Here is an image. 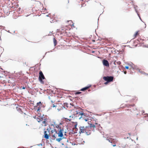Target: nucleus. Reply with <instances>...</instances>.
<instances>
[{"label":"nucleus","mask_w":148,"mask_h":148,"mask_svg":"<svg viewBox=\"0 0 148 148\" xmlns=\"http://www.w3.org/2000/svg\"><path fill=\"white\" fill-rule=\"evenodd\" d=\"M137 15H138V17H139V18L140 19L141 21H142L141 19V18H140V15H139V14H137Z\"/></svg>","instance_id":"nucleus-27"},{"label":"nucleus","mask_w":148,"mask_h":148,"mask_svg":"<svg viewBox=\"0 0 148 148\" xmlns=\"http://www.w3.org/2000/svg\"><path fill=\"white\" fill-rule=\"evenodd\" d=\"M139 71L142 74H144V72L143 71H140V70H139Z\"/></svg>","instance_id":"nucleus-22"},{"label":"nucleus","mask_w":148,"mask_h":148,"mask_svg":"<svg viewBox=\"0 0 148 148\" xmlns=\"http://www.w3.org/2000/svg\"><path fill=\"white\" fill-rule=\"evenodd\" d=\"M53 41L54 42V44L55 46H56L57 44V40L55 39V38H53Z\"/></svg>","instance_id":"nucleus-11"},{"label":"nucleus","mask_w":148,"mask_h":148,"mask_svg":"<svg viewBox=\"0 0 148 148\" xmlns=\"http://www.w3.org/2000/svg\"><path fill=\"white\" fill-rule=\"evenodd\" d=\"M81 128H80V131L79 132V133H83L85 132H86V129H81Z\"/></svg>","instance_id":"nucleus-8"},{"label":"nucleus","mask_w":148,"mask_h":148,"mask_svg":"<svg viewBox=\"0 0 148 148\" xmlns=\"http://www.w3.org/2000/svg\"><path fill=\"white\" fill-rule=\"evenodd\" d=\"M44 137L47 139H48L49 138V136L47 133L46 131H45L44 132Z\"/></svg>","instance_id":"nucleus-6"},{"label":"nucleus","mask_w":148,"mask_h":148,"mask_svg":"<svg viewBox=\"0 0 148 148\" xmlns=\"http://www.w3.org/2000/svg\"><path fill=\"white\" fill-rule=\"evenodd\" d=\"M60 125H61L62 124V123H60Z\"/></svg>","instance_id":"nucleus-59"},{"label":"nucleus","mask_w":148,"mask_h":148,"mask_svg":"<svg viewBox=\"0 0 148 148\" xmlns=\"http://www.w3.org/2000/svg\"><path fill=\"white\" fill-rule=\"evenodd\" d=\"M37 145L38 146H41L42 145V144L41 143V144H38Z\"/></svg>","instance_id":"nucleus-33"},{"label":"nucleus","mask_w":148,"mask_h":148,"mask_svg":"<svg viewBox=\"0 0 148 148\" xmlns=\"http://www.w3.org/2000/svg\"><path fill=\"white\" fill-rule=\"evenodd\" d=\"M37 121L38 122H40V121H41V119H40L38 118L37 119Z\"/></svg>","instance_id":"nucleus-17"},{"label":"nucleus","mask_w":148,"mask_h":148,"mask_svg":"<svg viewBox=\"0 0 148 148\" xmlns=\"http://www.w3.org/2000/svg\"><path fill=\"white\" fill-rule=\"evenodd\" d=\"M61 138H62V139L64 138V139H65L66 140V138L65 137H64L63 136H62Z\"/></svg>","instance_id":"nucleus-38"},{"label":"nucleus","mask_w":148,"mask_h":148,"mask_svg":"<svg viewBox=\"0 0 148 148\" xmlns=\"http://www.w3.org/2000/svg\"><path fill=\"white\" fill-rule=\"evenodd\" d=\"M42 123L43 124H45L44 126H46L47 125L46 124V122H45V121H43L42 122Z\"/></svg>","instance_id":"nucleus-16"},{"label":"nucleus","mask_w":148,"mask_h":148,"mask_svg":"<svg viewBox=\"0 0 148 148\" xmlns=\"http://www.w3.org/2000/svg\"><path fill=\"white\" fill-rule=\"evenodd\" d=\"M82 92H77L75 93V95H78L81 94Z\"/></svg>","instance_id":"nucleus-15"},{"label":"nucleus","mask_w":148,"mask_h":148,"mask_svg":"<svg viewBox=\"0 0 148 148\" xmlns=\"http://www.w3.org/2000/svg\"><path fill=\"white\" fill-rule=\"evenodd\" d=\"M145 47H148H148L147 46H145Z\"/></svg>","instance_id":"nucleus-51"},{"label":"nucleus","mask_w":148,"mask_h":148,"mask_svg":"<svg viewBox=\"0 0 148 148\" xmlns=\"http://www.w3.org/2000/svg\"><path fill=\"white\" fill-rule=\"evenodd\" d=\"M144 113V112H143V113Z\"/></svg>","instance_id":"nucleus-64"},{"label":"nucleus","mask_w":148,"mask_h":148,"mask_svg":"<svg viewBox=\"0 0 148 148\" xmlns=\"http://www.w3.org/2000/svg\"><path fill=\"white\" fill-rule=\"evenodd\" d=\"M64 135H66V132H64Z\"/></svg>","instance_id":"nucleus-45"},{"label":"nucleus","mask_w":148,"mask_h":148,"mask_svg":"<svg viewBox=\"0 0 148 148\" xmlns=\"http://www.w3.org/2000/svg\"><path fill=\"white\" fill-rule=\"evenodd\" d=\"M66 142L68 143L69 142V140L68 139H66V140L65 141Z\"/></svg>","instance_id":"nucleus-32"},{"label":"nucleus","mask_w":148,"mask_h":148,"mask_svg":"<svg viewBox=\"0 0 148 148\" xmlns=\"http://www.w3.org/2000/svg\"><path fill=\"white\" fill-rule=\"evenodd\" d=\"M145 47H148H148L147 46H145Z\"/></svg>","instance_id":"nucleus-52"},{"label":"nucleus","mask_w":148,"mask_h":148,"mask_svg":"<svg viewBox=\"0 0 148 148\" xmlns=\"http://www.w3.org/2000/svg\"><path fill=\"white\" fill-rule=\"evenodd\" d=\"M72 26H74L73 24Z\"/></svg>","instance_id":"nucleus-60"},{"label":"nucleus","mask_w":148,"mask_h":148,"mask_svg":"<svg viewBox=\"0 0 148 148\" xmlns=\"http://www.w3.org/2000/svg\"><path fill=\"white\" fill-rule=\"evenodd\" d=\"M49 51H48V52H46V53H45V54H46L47 53H49Z\"/></svg>","instance_id":"nucleus-49"},{"label":"nucleus","mask_w":148,"mask_h":148,"mask_svg":"<svg viewBox=\"0 0 148 148\" xmlns=\"http://www.w3.org/2000/svg\"><path fill=\"white\" fill-rule=\"evenodd\" d=\"M47 120V118H45L44 119V121H45V122H46Z\"/></svg>","instance_id":"nucleus-29"},{"label":"nucleus","mask_w":148,"mask_h":148,"mask_svg":"<svg viewBox=\"0 0 148 148\" xmlns=\"http://www.w3.org/2000/svg\"><path fill=\"white\" fill-rule=\"evenodd\" d=\"M64 129L63 128H61L60 127V130L59 131L58 134L59 137H62L63 136V131H64Z\"/></svg>","instance_id":"nucleus-3"},{"label":"nucleus","mask_w":148,"mask_h":148,"mask_svg":"<svg viewBox=\"0 0 148 148\" xmlns=\"http://www.w3.org/2000/svg\"><path fill=\"white\" fill-rule=\"evenodd\" d=\"M124 73L125 74H126V73H127V72L126 71H124Z\"/></svg>","instance_id":"nucleus-43"},{"label":"nucleus","mask_w":148,"mask_h":148,"mask_svg":"<svg viewBox=\"0 0 148 148\" xmlns=\"http://www.w3.org/2000/svg\"><path fill=\"white\" fill-rule=\"evenodd\" d=\"M108 83H109L108 82L106 81V82H105L104 83V84H105L106 85V84H107Z\"/></svg>","instance_id":"nucleus-31"},{"label":"nucleus","mask_w":148,"mask_h":148,"mask_svg":"<svg viewBox=\"0 0 148 148\" xmlns=\"http://www.w3.org/2000/svg\"><path fill=\"white\" fill-rule=\"evenodd\" d=\"M113 147H115L116 146V145L115 143H114L113 145H112Z\"/></svg>","instance_id":"nucleus-28"},{"label":"nucleus","mask_w":148,"mask_h":148,"mask_svg":"<svg viewBox=\"0 0 148 148\" xmlns=\"http://www.w3.org/2000/svg\"><path fill=\"white\" fill-rule=\"evenodd\" d=\"M95 124H97V123H95Z\"/></svg>","instance_id":"nucleus-61"},{"label":"nucleus","mask_w":148,"mask_h":148,"mask_svg":"<svg viewBox=\"0 0 148 148\" xmlns=\"http://www.w3.org/2000/svg\"><path fill=\"white\" fill-rule=\"evenodd\" d=\"M70 105H71V106H73V104H71V103H70Z\"/></svg>","instance_id":"nucleus-44"},{"label":"nucleus","mask_w":148,"mask_h":148,"mask_svg":"<svg viewBox=\"0 0 148 148\" xmlns=\"http://www.w3.org/2000/svg\"><path fill=\"white\" fill-rule=\"evenodd\" d=\"M62 137H60V138H58L56 139V140L58 142H60V141L62 139V138H61Z\"/></svg>","instance_id":"nucleus-10"},{"label":"nucleus","mask_w":148,"mask_h":148,"mask_svg":"<svg viewBox=\"0 0 148 148\" xmlns=\"http://www.w3.org/2000/svg\"><path fill=\"white\" fill-rule=\"evenodd\" d=\"M91 85H89L88 86H86L85 87H84V88H82V89H80V90L81 91H84L87 90V89H88L90 87H91Z\"/></svg>","instance_id":"nucleus-5"},{"label":"nucleus","mask_w":148,"mask_h":148,"mask_svg":"<svg viewBox=\"0 0 148 148\" xmlns=\"http://www.w3.org/2000/svg\"><path fill=\"white\" fill-rule=\"evenodd\" d=\"M107 140H108V141H109V142H110L111 143H112V141H111L110 142V140H109V139H108Z\"/></svg>","instance_id":"nucleus-39"},{"label":"nucleus","mask_w":148,"mask_h":148,"mask_svg":"<svg viewBox=\"0 0 148 148\" xmlns=\"http://www.w3.org/2000/svg\"><path fill=\"white\" fill-rule=\"evenodd\" d=\"M136 140H138V137H137V138H136Z\"/></svg>","instance_id":"nucleus-55"},{"label":"nucleus","mask_w":148,"mask_h":148,"mask_svg":"<svg viewBox=\"0 0 148 148\" xmlns=\"http://www.w3.org/2000/svg\"><path fill=\"white\" fill-rule=\"evenodd\" d=\"M86 133V134L87 135H89L91 133L90 132L87 131L86 130V132H85Z\"/></svg>","instance_id":"nucleus-12"},{"label":"nucleus","mask_w":148,"mask_h":148,"mask_svg":"<svg viewBox=\"0 0 148 148\" xmlns=\"http://www.w3.org/2000/svg\"><path fill=\"white\" fill-rule=\"evenodd\" d=\"M1 69L2 70H3V69L1 68Z\"/></svg>","instance_id":"nucleus-63"},{"label":"nucleus","mask_w":148,"mask_h":148,"mask_svg":"<svg viewBox=\"0 0 148 148\" xmlns=\"http://www.w3.org/2000/svg\"><path fill=\"white\" fill-rule=\"evenodd\" d=\"M134 8L136 12L137 13V14H138V7L136 5H134Z\"/></svg>","instance_id":"nucleus-7"},{"label":"nucleus","mask_w":148,"mask_h":148,"mask_svg":"<svg viewBox=\"0 0 148 148\" xmlns=\"http://www.w3.org/2000/svg\"><path fill=\"white\" fill-rule=\"evenodd\" d=\"M84 120H85V121H88L87 119H84Z\"/></svg>","instance_id":"nucleus-42"},{"label":"nucleus","mask_w":148,"mask_h":148,"mask_svg":"<svg viewBox=\"0 0 148 148\" xmlns=\"http://www.w3.org/2000/svg\"><path fill=\"white\" fill-rule=\"evenodd\" d=\"M113 76H104L103 77V79L105 81L109 82L113 80Z\"/></svg>","instance_id":"nucleus-2"},{"label":"nucleus","mask_w":148,"mask_h":148,"mask_svg":"<svg viewBox=\"0 0 148 148\" xmlns=\"http://www.w3.org/2000/svg\"><path fill=\"white\" fill-rule=\"evenodd\" d=\"M51 101V102L53 103V101Z\"/></svg>","instance_id":"nucleus-62"},{"label":"nucleus","mask_w":148,"mask_h":148,"mask_svg":"<svg viewBox=\"0 0 148 148\" xmlns=\"http://www.w3.org/2000/svg\"><path fill=\"white\" fill-rule=\"evenodd\" d=\"M56 127L57 128H59L60 129V127H60V126L59 125H57V124L56 125Z\"/></svg>","instance_id":"nucleus-18"},{"label":"nucleus","mask_w":148,"mask_h":148,"mask_svg":"<svg viewBox=\"0 0 148 148\" xmlns=\"http://www.w3.org/2000/svg\"><path fill=\"white\" fill-rule=\"evenodd\" d=\"M25 88L24 87V86H23V87H22V89H24Z\"/></svg>","instance_id":"nucleus-36"},{"label":"nucleus","mask_w":148,"mask_h":148,"mask_svg":"<svg viewBox=\"0 0 148 148\" xmlns=\"http://www.w3.org/2000/svg\"><path fill=\"white\" fill-rule=\"evenodd\" d=\"M65 119H66V120H67V119H68V118H65Z\"/></svg>","instance_id":"nucleus-48"},{"label":"nucleus","mask_w":148,"mask_h":148,"mask_svg":"<svg viewBox=\"0 0 148 148\" xmlns=\"http://www.w3.org/2000/svg\"><path fill=\"white\" fill-rule=\"evenodd\" d=\"M93 127L94 128H94L95 127H96V126H95V125H94V124H90V128H91V127Z\"/></svg>","instance_id":"nucleus-9"},{"label":"nucleus","mask_w":148,"mask_h":148,"mask_svg":"<svg viewBox=\"0 0 148 148\" xmlns=\"http://www.w3.org/2000/svg\"><path fill=\"white\" fill-rule=\"evenodd\" d=\"M138 32H137L135 33V34L134 35V36L135 37H136V36L138 35Z\"/></svg>","instance_id":"nucleus-21"},{"label":"nucleus","mask_w":148,"mask_h":148,"mask_svg":"<svg viewBox=\"0 0 148 148\" xmlns=\"http://www.w3.org/2000/svg\"><path fill=\"white\" fill-rule=\"evenodd\" d=\"M41 104V102L40 101L39 102H38L37 103V106H38L39 105V104Z\"/></svg>","instance_id":"nucleus-23"},{"label":"nucleus","mask_w":148,"mask_h":148,"mask_svg":"<svg viewBox=\"0 0 148 148\" xmlns=\"http://www.w3.org/2000/svg\"><path fill=\"white\" fill-rule=\"evenodd\" d=\"M40 107H38V109H37V111H38L40 112Z\"/></svg>","instance_id":"nucleus-19"},{"label":"nucleus","mask_w":148,"mask_h":148,"mask_svg":"<svg viewBox=\"0 0 148 148\" xmlns=\"http://www.w3.org/2000/svg\"><path fill=\"white\" fill-rule=\"evenodd\" d=\"M45 79V77L42 71H40L39 73V76L38 79L39 81L42 84H44V82L42 80L43 79Z\"/></svg>","instance_id":"nucleus-1"},{"label":"nucleus","mask_w":148,"mask_h":148,"mask_svg":"<svg viewBox=\"0 0 148 148\" xmlns=\"http://www.w3.org/2000/svg\"><path fill=\"white\" fill-rule=\"evenodd\" d=\"M54 131L53 130H51V133H53V132H54Z\"/></svg>","instance_id":"nucleus-41"},{"label":"nucleus","mask_w":148,"mask_h":148,"mask_svg":"<svg viewBox=\"0 0 148 148\" xmlns=\"http://www.w3.org/2000/svg\"><path fill=\"white\" fill-rule=\"evenodd\" d=\"M77 133V132H74V134H75L76 133Z\"/></svg>","instance_id":"nucleus-58"},{"label":"nucleus","mask_w":148,"mask_h":148,"mask_svg":"<svg viewBox=\"0 0 148 148\" xmlns=\"http://www.w3.org/2000/svg\"><path fill=\"white\" fill-rule=\"evenodd\" d=\"M129 134V135H130H130H131L130 134V133H129V134Z\"/></svg>","instance_id":"nucleus-54"},{"label":"nucleus","mask_w":148,"mask_h":148,"mask_svg":"<svg viewBox=\"0 0 148 148\" xmlns=\"http://www.w3.org/2000/svg\"><path fill=\"white\" fill-rule=\"evenodd\" d=\"M125 68L126 69H129V67L128 66H125Z\"/></svg>","instance_id":"nucleus-25"},{"label":"nucleus","mask_w":148,"mask_h":148,"mask_svg":"<svg viewBox=\"0 0 148 148\" xmlns=\"http://www.w3.org/2000/svg\"><path fill=\"white\" fill-rule=\"evenodd\" d=\"M82 116H81L79 118V119H81V118H82Z\"/></svg>","instance_id":"nucleus-47"},{"label":"nucleus","mask_w":148,"mask_h":148,"mask_svg":"<svg viewBox=\"0 0 148 148\" xmlns=\"http://www.w3.org/2000/svg\"><path fill=\"white\" fill-rule=\"evenodd\" d=\"M88 127L87 126H86V128H88Z\"/></svg>","instance_id":"nucleus-57"},{"label":"nucleus","mask_w":148,"mask_h":148,"mask_svg":"<svg viewBox=\"0 0 148 148\" xmlns=\"http://www.w3.org/2000/svg\"><path fill=\"white\" fill-rule=\"evenodd\" d=\"M76 114H80V113H82V112L80 111V112H77V111H76Z\"/></svg>","instance_id":"nucleus-20"},{"label":"nucleus","mask_w":148,"mask_h":148,"mask_svg":"<svg viewBox=\"0 0 148 148\" xmlns=\"http://www.w3.org/2000/svg\"><path fill=\"white\" fill-rule=\"evenodd\" d=\"M81 129H85V128H84V126H82H82H81L80 127V128H81Z\"/></svg>","instance_id":"nucleus-34"},{"label":"nucleus","mask_w":148,"mask_h":148,"mask_svg":"<svg viewBox=\"0 0 148 148\" xmlns=\"http://www.w3.org/2000/svg\"><path fill=\"white\" fill-rule=\"evenodd\" d=\"M43 118L44 117H43V116H42L40 118L41 119V121L43 119Z\"/></svg>","instance_id":"nucleus-30"},{"label":"nucleus","mask_w":148,"mask_h":148,"mask_svg":"<svg viewBox=\"0 0 148 148\" xmlns=\"http://www.w3.org/2000/svg\"><path fill=\"white\" fill-rule=\"evenodd\" d=\"M56 106H55L54 104H53V106H52V107H56Z\"/></svg>","instance_id":"nucleus-37"},{"label":"nucleus","mask_w":148,"mask_h":148,"mask_svg":"<svg viewBox=\"0 0 148 148\" xmlns=\"http://www.w3.org/2000/svg\"><path fill=\"white\" fill-rule=\"evenodd\" d=\"M80 115L83 116L84 115V113L83 112L81 113H80Z\"/></svg>","instance_id":"nucleus-26"},{"label":"nucleus","mask_w":148,"mask_h":148,"mask_svg":"<svg viewBox=\"0 0 148 148\" xmlns=\"http://www.w3.org/2000/svg\"><path fill=\"white\" fill-rule=\"evenodd\" d=\"M102 62L103 65L104 66H108L109 65L108 62L106 60H103L102 61Z\"/></svg>","instance_id":"nucleus-4"},{"label":"nucleus","mask_w":148,"mask_h":148,"mask_svg":"<svg viewBox=\"0 0 148 148\" xmlns=\"http://www.w3.org/2000/svg\"><path fill=\"white\" fill-rule=\"evenodd\" d=\"M67 120H69V121H71V119H67Z\"/></svg>","instance_id":"nucleus-46"},{"label":"nucleus","mask_w":148,"mask_h":148,"mask_svg":"<svg viewBox=\"0 0 148 148\" xmlns=\"http://www.w3.org/2000/svg\"><path fill=\"white\" fill-rule=\"evenodd\" d=\"M75 114H73L71 116H69L70 117H72V118H74L75 117Z\"/></svg>","instance_id":"nucleus-14"},{"label":"nucleus","mask_w":148,"mask_h":148,"mask_svg":"<svg viewBox=\"0 0 148 148\" xmlns=\"http://www.w3.org/2000/svg\"><path fill=\"white\" fill-rule=\"evenodd\" d=\"M51 33H52V32H50L49 34V35H51Z\"/></svg>","instance_id":"nucleus-40"},{"label":"nucleus","mask_w":148,"mask_h":148,"mask_svg":"<svg viewBox=\"0 0 148 148\" xmlns=\"http://www.w3.org/2000/svg\"><path fill=\"white\" fill-rule=\"evenodd\" d=\"M75 124L74 125V127H75V128L76 129H77V122H75Z\"/></svg>","instance_id":"nucleus-13"},{"label":"nucleus","mask_w":148,"mask_h":148,"mask_svg":"<svg viewBox=\"0 0 148 148\" xmlns=\"http://www.w3.org/2000/svg\"><path fill=\"white\" fill-rule=\"evenodd\" d=\"M54 131L56 132V133L58 134V132L56 130V129H54Z\"/></svg>","instance_id":"nucleus-24"},{"label":"nucleus","mask_w":148,"mask_h":148,"mask_svg":"<svg viewBox=\"0 0 148 148\" xmlns=\"http://www.w3.org/2000/svg\"><path fill=\"white\" fill-rule=\"evenodd\" d=\"M147 114V116L148 117V114Z\"/></svg>","instance_id":"nucleus-56"},{"label":"nucleus","mask_w":148,"mask_h":148,"mask_svg":"<svg viewBox=\"0 0 148 148\" xmlns=\"http://www.w3.org/2000/svg\"><path fill=\"white\" fill-rule=\"evenodd\" d=\"M52 137L54 138H56V137L55 136V134H54V135H53L52 136Z\"/></svg>","instance_id":"nucleus-35"},{"label":"nucleus","mask_w":148,"mask_h":148,"mask_svg":"<svg viewBox=\"0 0 148 148\" xmlns=\"http://www.w3.org/2000/svg\"><path fill=\"white\" fill-rule=\"evenodd\" d=\"M46 16H49V15H47Z\"/></svg>","instance_id":"nucleus-53"},{"label":"nucleus","mask_w":148,"mask_h":148,"mask_svg":"<svg viewBox=\"0 0 148 148\" xmlns=\"http://www.w3.org/2000/svg\"><path fill=\"white\" fill-rule=\"evenodd\" d=\"M62 145H64V144L63 143H62Z\"/></svg>","instance_id":"nucleus-50"}]
</instances>
